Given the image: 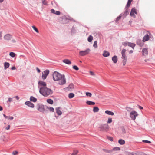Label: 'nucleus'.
Returning a JSON list of instances; mask_svg holds the SVG:
<instances>
[{"label": "nucleus", "mask_w": 155, "mask_h": 155, "mask_svg": "<svg viewBox=\"0 0 155 155\" xmlns=\"http://www.w3.org/2000/svg\"><path fill=\"white\" fill-rule=\"evenodd\" d=\"M52 76L53 79L54 81H60L58 82L59 84L62 85L66 83V79L64 74L62 75L57 71H55Z\"/></svg>", "instance_id": "f257e3e1"}, {"label": "nucleus", "mask_w": 155, "mask_h": 155, "mask_svg": "<svg viewBox=\"0 0 155 155\" xmlns=\"http://www.w3.org/2000/svg\"><path fill=\"white\" fill-rule=\"evenodd\" d=\"M39 92L41 94L45 97L51 95L53 93L52 90L50 88H48L47 87H40Z\"/></svg>", "instance_id": "f03ea898"}, {"label": "nucleus", "mask_w": 155, "mask_h": 155, "mask_svg": "<svg viewBox=\"0 0 155 155\" xmlns=\"http://www.w3.org/2000/svg\"><path fill=\"white\" fill-rule=\"evenodd\" d=\"M133 0H128L127 3L125 6V11L123 12V13H121L122 18L123 19H124L127 15L129 13V8L131 5V2Z\"/></svg>", "instance_id": "7ed1b4c3"}, {"label": "nucleus", "mask_w": 155, "mask_h": 155, "mask_svg": "<svg viewBox=\"0 0 155 155\" xmlns=\"http://www.w3.org/2000/svg\"><path fill=\"white\" fill-rule=\"evenodd\" d=\"M99 128L101 131L107 132L109 130V126L107 124H101Z\"/></svg>", "instance_id": "20e7f679"}, {"label": "nucleus", "mask_w": 155, "mask_h": 155, "mask_svg": "<svg viewBox=\"0 0 155 155\" xmlns=\"http://www.w3.org/2000/svg\"><path fill=\"white\" fill-rule=\"evenodd\" d=\"M138 115V114L136 111H133L130 112V116L132 119L134 120L136 119V117Z\"/></svg>", "instance_id": "39448f33"}, {"label": "nucleus", "mask_w": 155, "mask_h": 155, "mask_svg": "<svg viewBox=\"0 0 155 155\" xmlns=\"http://www.w3.org/2000/svg\"><path fill=\"white\" fill-rule=\"evenodd\" d=\"M50 71L48 69H46L42 73V78L43 80H45L47 77V76L49 73Z\"/></svg>", "instance_id": "423d86ee"}, {"label": "nucleus", "mask_w": 155, "mask_h": 155, "mask_svg": "<svg viewBox=\"0 0 155 155\" xmlns=\"http://www.w3.org/2000/svg\"><path fill=\"white\" fill-rule=\"evenodd\" d=\"M90 51V50L89 48H87L84 51H81L79 52V54L81 56H84L88 54Z\"/></svg>", "instance_id": "0eeeda50"}, {"label": "nucleus", "mask_w": 155, "mask_h": 155, "mask_svg": "<svg viewBox=\"0 0 155 155\" xmlns=\"http://www.w3.org/2000/svg\"><path fill=\"white\" fill-rule=\"evenodd\" d=\"M36 107H37L38 110L41 112H43L45 110V106L42 104H38Z\"/></svg>", "instance_id": "6e6552de"}, {"label": "nucleus", "mask_w": 155, "mask_h": 155, "mask_svg": "<svg viewBox=\"0 0 155 155\" xmlns=\"http://www.w3.org/2000/svg\"><path fill=\"white\" fill-rule=\"evenodd\" d=\"M135 14H137V9L135 8H133L131 10L130 15L131 17H133L134 18H135L136 16Z\"/></svg>", "instance_id": "1a4fd4ad"}, {"label": "nucleus", "mask_w": 155, "mask_h": 155, "mask_svg": "<svg viewBox=\"0 0 155 155\" xmlns=\"http://www.w3.org/2000/svg\"><path fill=\"white\" fill-rule=\"evenodd\" d=\"M38 86L39 88L40 86H42V87H46V83L42 81H39L38 83Z\"/></svg>", "instance_id": "9d476101"}, {"label": "nucleus", "mask_w": 155, "mask_h": 155, "mask_svg": "<svg viewBox=\"0 0 155 155\" xmlns=\"http://www.w3.org/2000/svg\"><path fill=\"white\" fill-rule=\"evenodd\" d=\"M12 36L10 34H6L4 36V39L6 41H9L12 38Z\"/></svg>", "instance_id": "9b49d317"}, {"label": "nucleus", "mask_w": 155, "mask_h": 155, "mask_svg": "<svg viewBox=\"0 0 155 155\" xmlns=\"http://www.w3.org/2000/svg\"><path fill=\"white\" fill-rule=\"evenodd\" d=\"M25 104L31 108H34V104L32 103L30 101H26Z\"/></svg>", "instance_id": "f8f14e48"}, {"label": "nucleus", "mask_w": 155, "mask_h": 155, "mask_svg": "<svg viewBox=\"0 0 155 155\" xmlns=\"http://www.w3.org/2000/svg\"><path fill=\"white\" fill-rule=\"evenodd\" d=\"M137 44L140 47H142L143 45V42L140 40L138 39L137 40Z\"/></svg>", "instance_id": "ddd939ff"}, {"label": "nucleus", "mask_w": 155, "mask_h": 155, "mask_svg": "<svg viewBox=\"0 0 155 155\" xmlns=\"http://www.w3.org/2000/svg\"><path fill=\"white\" fill-rule=\"evenodd\" d=\"M149 39V36L148 34L145 35L143 38V42L148 41Z\"/></svg>", "instance_id": "4468645a"}, {"label": "nucleus", "mask_w": 155, "mask_h": 155, "mask_svg": "<svg viewBox=\"0 0 155 155\" xmlns=\"http://www.w3.org/2000/svg\"><path fill=\"white\" fill-rule=\"evenodd\" d=\"M60 107H58L56 108L55 110L56 111V113L57 114L59 115L60 116L62 114V112L60 110Z\"/></svg>", "instance_id": "2eb2a0df"}, {"label": "nucleus", "mask_w": 155, "mask_h": 155, "mask_svg": "<svg viewBox=\"0 0 155 155\" xmlns=\"http://www.w3.org/2000/svg\"><path fill=\"white\" fill-rule=\"evenodd\" d=\"M102 55L104 57H107L110 55V54L109 52L106 50H104Z\"/></svg>", "instance_id": "dca6fc26"}, {"label": "nucleus", "mask_w": 155, "mask_h": 155, "mask_svg": "<svg viewBox=\"0 0 155 155\" xmlns=\"http://www.w3.org/2000/svg\"><path fill=\"white\" fill-rule=\"evenodd\" d=\"M112 60L114 64L117 63V57L116 55H114L112 58Z\"/></svg>", "instance_id": "f3484780"}, {"label": "nucleus", "mask_w": 155, "mask_h": 155, "mask_svg": "<svg viewBox=\"0 0 155 155\" xmlns=\"http://www.w3.org/2000/svg\"><path fill=\"white\" fill-rule=\"evenodd\" d=\"M69 90L70 91H72L74 88V84L73 83H71L67 87Z\"/></svg>", "instance_id": "a211bd4d"}, {"label": "nucleus", "mask_w": 155, "mask_h": 155, "mask_svg": "<svg viewBox=\"0 0 155 155\" xmlns=\"http://www.w3.org/2000/svg\"><path fill=\"white\" fill-rule=\"evenodd\" d=\"M142 54L143 55H146L148 54V51L146 48H144L142 50Z\"/></svg>", "instance_id": "6ab92c4d"}, {"label": "nucleus", "mask_w": 155, "mask_h": 155, "mask_svg": "<svg viewBox=\"0 0 155 155\" xmlns=\"http://www.w3.org/2000/svg\"><path fill=\"white\" fill-rule=\"evenodd\" d=\"M63 62L67 64H71V61L68 59H65L63 60Z\"/></svg>", "instance_id": "aec40b11"}, {"label": "nucleus", "mask_w": 155, "mask_h": 155, "mask_svg": "<svg viewBox=\"0 0 155 155\" xmlns=\"http://www.w3.org/2000/svg\"><path fill=\"white\" fill-rule=\"evenodd\" d=\"M135 45V44L129 42L128 44V46L131 47L133 49H134Z\"/></svg>", "instance_id": "412c9836"}, {"label": "nucleus", "mask_w": 155, "mask_h": 155, "mask_svg": "<svg viewBox=\"0 0 155 155\" xmlns=\"http://www.w3.org/2000/svg\"><path fill=\"white\" fill-rule=\"evenodd\" d=\"M30 101L35 102L37 101V98L34 97L33 96H31L30 98Z\"/></svg>", "instance_id": "4be33fe9"}, {"label": "nucleus", "mask_w": 155, "mask_h": 155, "mask_svg": "<svg viewBox=\"0 0 155 155\" xmlns=\"http://www.w3.org/2000/svg\"><path fill=\"white\" fill-rule=\"evenodd\" d=\"M86 103L89 105H94L95 104L94 102L90 101H87L86 102Z\"/></svg>", "instance_id": "5701e85b"}, {"label": "nucleus", "mask_w": 155, "mask_h": 155, "mask_svg": "<svg viewBox=\"0 0 155 155\" xmlns=\"http://www.w3.org/2000/svg\"><path fill=\"white\" fill-rule=\"evenodd\" d=\"M105 113L108 115L112 116H113L114 114V112H113L108 110H106L105 111Z\"/></svg>", "instance_id": "b1692460"}, {"label": "nucleus", "mask_w": 155, "mask_h": 155, "mask_svg": "<svg viewBox=\"0 0 155 155\" xmlns=\"http://www.w3.org/2000/svg\"><path fill=\"white\" fill-rule=\"evenodd\" d=\"M10 65V64L9 63L7 62H5L4 64V66L5 69H6L9 68Z\"/></svg>", "instance_id": "393cba45"}, {"label": "nucleus", "mask_w": 155, "mask_h": 155, "mask_svg": "<svg viewBox=\"0 0 155 155\" xmlns=\"http://www.w3.org/2000/svg\"><path fill=\"white\" fill-rule=\"evenodd\" d=\"M93 110L94 113L97 112L99 110V108L95 106L94 107Z\"/></svg>", "instance_id": "a878e982"}, {"label": "nucleus", "mask_w": 155, "mask_h": 155, "mask_svg": "<svg viewBox=\"0 0 155 155\" xmlns=\"http://www.w3.org/2000/svg\"><path fill=\"white\" fill-rule=\"evenodd\" d=\"M118 142L120 144L122 145L125 144V141L123 139H120L118 140Z\"/></svg>", "instance_id": "bb28decb"}, {"label": "nucleus", "mask_w": 155, "mask_h": 155, "mask_svg": "<svg viewBox=\"0 0 155 155\" xmlns=\"http://www.w3.org/2000/svg\"><path fill=\"white\" fill-rule=\"evenodd\" d=\"M47 102L51 104H52L54 103L53 101L51 99H47Z\"/></svg>", "instance_id": "cd10ccee"}, {"label": "nucleus", "mask_w": 155, "mask_h": 155, "mask_svg": "<svg viewBox=\"0 0 155 155\" xmlns=\"http://www.w3.org/2000/svg\"><path fill=\"white\" fill-rule=\"evenodd\" d=\"M93 39V37L91 35H90L87 38V40L89 42H91Z\"/></svg>", "instance_id": "c85d7f7f"}, {"label": "nucleus", "mask_w": 155, "mask_h": 155, "mask_svg": "<svg viewBox=\"0 0 155 155\" xmlns=\"http://www.w3.org/2000/svg\"><path fill=\"white\" fill-rule=\"evenodd\" d=\"M120 128L122 132V134H124L126 133V131L125 130L124 127V126H122L120 127Z\"/></svg>", "instance_id": "c756f323"}, {"label": "nucleus", "mask_w": 155, "mask_h": 155, "mask_svg": "<svg viewBox=\"0 0 155 155\" xmlns=\"http://www.w3.org/2000/svg\"><path fill=\"white\" fill-rule=\"evenodd\" d=\"M103 150L104 151V152H105L106 153H111L112 152V149L111 150H107V149H103Z\"/></svg>", "instance_id": "7c9ffc66"}, {"label": "nucleus", "mask_w": 155, "mask_h": 155, "mask_svg": "<svg viewBox=\"0 0 155 155\" xmlns=\"http://www.w3.org/2000/svg\"><path fill=\"white\" fill-rule=\"evenodd\" d=\"M74 96L75 95L73 93H71L68 94V97L70 99H71L74 97Z\"/></svg>", "instance_id": "2f4dec72"}, {"label": "nucleus", "mask_w": 155, "mask_h": 155, "mask_svg": "<svg viewBox=\"0 0 155 155\" xmlns=\"http://www.w3.org/2000/svg\"><path fill=\"white\" fill-rule=\"evenodd\" d=\"M76 32V30L75 29V28L74 27V26H73V27L72 28L71 31V34H73L75 33Z\"/></svg>", "instance_id": "473e14b6"}, {"label": "nucleus", "mask_w": 155, "mask_h": 155, "mask_svg": "<svg viewBox=\"0 0 155 155\" xmlns=\"http://www.w3.org/2000/svg\"><path fill=\"white\" fill-rule=\"evenodd\" d=\"M122 17V14H120L116 18V20L115 21L116 22H117Z\"/></svg>", "instance_id": "72a5a7b5"}, {"label": "nucleus", "mask_w": 155, "mask_h": 155, "mask_svg": "<svg viewBox=\"0 0 155 155\" xmlns=\"http://www.w3.org/2000/svg\"><path fill=\"white\" fill-rule=\"evenodd\" d=\"M45 107H46L47 108L49 109L50 111L51 112H54V109L53 107H48V106H45Z\"/></svg>", "instance_id": "f704fd0d"}, {"label": "nucleus", "mask_w": 155, "mask_h": 155, "mask_svg": "<svg viewBox=\"0 0 155 155\" xmlns=\"http://www.w3.org/2000/svg\"><path fill=\"white\" fill-rule=\"evenodd\" d=\"M9 55L11 57L14 58L16 54L15 53L11 52L9 53Z\"/></svg>", "instance_id": "c9c22d12"}, {"label": "nucleus", "mask_w": 155, "mask_h": 155, "mask_svg": "<svg viewBox=\"0 0 155 155\" xmlns=\"http://www.w3.org/2000/svg\"><path fill=\"white\" fill-rule=\"evenodd\" d=\"M120 150V148L119 147H114L112 150V152L113 151H118Z\"/></svg>", "instance_id": "e433bc0d"}, {"label": "nucleus", "mask_w": 155, "mask_h": 155, "mask_svg": "<svg viewBox=\"0 0 155 155\" xmlns=\"http://www.w3.org/2000/svg\"><path fill=\"white\" fill-rule=\"evenodd\" d=\"M93 46L94 47V48H96L97 47V41H95L93 44Z\"/></svg>", "instance_id": "4c0bfd02"}, {"label": "nucleus", "mask_w": 155, "mask_h": 155, "mask_svg": "<svg viewBox=\"0 0 155 155\" xmlns=\"http://www.w3.org/2000/svg\"><path fill=\"white\" fill-rule=\"evenodd\" d=\"M78 152V151L77 150H74L73 151V152L72 153L71 155H77Z\"/></svg>", "instance_id": "58836bf2"}, {"label": "nucleus", "mask_w": 155, "mask_h": 155, "mask_svg": "<svg viewBox=\"0 0 155 155\" xmlns=\"http://www.w3.org/2000/svg\"><path fill=\"white\" fill-rule=\"evenodd\" d=\"M107 138L110 141H113V137L108 136H107Z\"/></svg>", "instance_id": "ea45409f"}, {"label": "nucleus", "mask_w": 155, "mask_h": 155, "mask_svg": "<svg viewBox=\"0 0 155 155\" xmlns=\"http://www.w3.org/2000/svg\"><path fill=\"white\" fill-rule=\"evenodd\" d=\"M128 41L124 42H122V44L124 46H128Z\"/></svg>", "instance_id": "a19ab883"}, {"label": "nucleus", "mask_w": 155, "mask_h": 155, "mask_svg": "<svg viewBox=\"0 0 155 155\" xmlns=\"http://www.w3.org/2000/svg\"><path fill=\"white\" fill-rule=\"evenodd\" d=\"M32 28L37 33L39 32V31L38 29L34 25L32 26Z\"/></svg>", "instance_id": "79ce46f5"}, {"label": "nucleus", "mask_w": 155, "mask_h": 155, "mask_svg": "<svg viewBox=\"0 0 155 155\" xmlns=\"http://www.w3.org/2000/svg\"><path fill=\"white\" fill-rule=\"evenodd\" d=\"M73 68L76 71H78L79 70V68L76 65H74L73 66Z\"/></svg>", "instance_id": "37998d69"}, {"label": "nucleus", "mask_w": 155, "mask_h": 155, "mask_svg": "<svg viewBox=\"0 0 155 155\" xmlns=\"http://www.w3.org/2000/svg\"><path fill=\"white\" fill-rule=\"evenodd\" d=\"M127 155H137V153H135L134 154L133 152H128L127 153Z\"/></svg>", "instance_id": "c03bdc74"}, {"label": "nucleus", "mask_w": 155, "mask_h": 155, "mask_svg": "<svg viewBox=\"0 0 155 155\" xmlns=\"http://www.w3.org/2000/svg\"><path fill=\"white\" fill-rule=\"evenodd\" d=\"M112 118H109L107 121V123H110L112 122Z\"/></svg>", "instance_id": "a18cd8bd"}, {"label": "nucleus", "mask_w": 155, "mask_h": 155, "mask_svg": "<svg viewBox=\"0 0 155 155\" xmlns=\"http://www.w3.org/2000/svg\"><path fill=\"white\" fill-rule=\"evenodd\" d=\"M86 96L88 97H91L92 96L91 93L89 92H86Z\"/></svg>", "instance_id": "49530a36"}, {"label": "nucleus", "mask_w": 155, "mask_h": 155, "mask_svg": "<svg viewBox=\"0 0 155 155\" xmlns=\"http://www.w3.org/2000/svg\"><path fill=\"white\" fill-rule=\"evenodd\" d=\"M62 19H64L65 18V19H66V20H71V21H72L73 20V18H71L70 17H69V18H66L65 16H64V17H62Z\"/></svg>", "instance_id": "de8ad7c7"}, {"label": "nucleus", "mask_w": 155, "mask_h": 155, "mask_svg": "<svg viewBox=\"0 0 155 155\" xmlns=\"http://www.w3.org/2000/svg\"><path fill=\"white\" fill-rule=\"evenodd\" d=\"M142 142L143 143H151V142L150 141L144 140H143Z\"/></svg>", "instance_id": "09e8293b"}, {"label": "nucleus", "mask_w": 155, "mask_h": 155, "mask_svg": "<svg viewBox=\"0 0 155 155\" xmlns=\"http://www.w3.org/2000/svg\"><path fill=\"white\" fill-rule=\"evenodd\" d=\"M121 58L124 60H127V57L126 56L125 54L122 55Z\"/></svg>", "instance_id": "8fccbe9b"}, {"label": "nucleus", "mask_w": 155, "mask_h": 155, "mask_svg": "<svg viewBox=\"0 0 155 155\" xmlns=\"http://www.w3.org/2000/svg\"><path fill=\"white\" fill-rule=\"evenodd\" d=\"M126 51V50L125 49H123L121 51V54L122 55H124L125 54V52Z\"/></svg>", "instance_id": "3c124183"}, {"label": "nucleus", "mask_w": 155, "mask_h": 155, "mask_svg": "<svg viewBox=\"0 0 155 155\" xmlns=\"http://www.w3.org/2000/svg\"><path fill=\"white\" fill-rule=\"evenodd\" d=\"M61 12L60 11H55V14L57 15H59L60 14Z\"/></svg>", "instance_id": "603ef678"}, {"label": "nucleus", "mask_w": 155, "mask_h": 155, "mask_svg": "<svg viewBox=\"0 0 155 155\" xmlns=\"http://www.w3.org/2000/svg\"><path fill=\"white\" fill-rule=\"evenodd\" d=\"M126 110L128 112H129L130 111V110L131 108L130 107H126L125 108Z\"/></svg>", "instance_id": "864d4df0"}, {"label": "nucleus", "mask_w": 155, "mask_h": 155, "mask_svg": "<svg viewBox=\"0 0 155 155\" xmlns=\"http://www.w3.org/2000/svg\"><path fill=\"white\" fill-rule=\"evenodd\" d=\"M18 153V152L17 151H13L12 152V154L13 155H16Z\"/></svg>", "instance_id": "5fc2aeb1"}, {"label": "nucleus", "mask_w": 155, "mask_h": 155, "mask_svg": "<svg viewBox=\"0 0 155 155\" xmlns=\"http://www.w3.org/2000/svg\"><path fill=\"white\" fill-rule=\"evenodd\" d=\"M127 60H124L122 62L123 66H124L126 64Z\"/></svg>", "instance_id": "6e6d98bb"}, {"label": "nucleus", "mask_w": 155, "mask_h": 155, "mask_svg": "<svg viewBox=\"0 0 155 155\" xmlns=\"http://www.w3.org/2000/svg\"><path fill=\"white\" fill-rule=\"evenodd\" d=\"M42 4L43 5H47L48 4L47 3L45 2V0H42Z\"/></svg>", "instance_id": "4d7b16f0"}, {"label": "nucleus", "mask_w": 155, "mask_h": 155, "mask_svg": "<svg viewBox=\"0 0 155 155\" xmlns=\"http://www.w3.org/2000/svg\"><path fill=\"white\" fill-rule=\"evenodd\" d=\"M55 11H56L54 9H51V12L52 13L55 14Z\"/></svg>", "instance_id": "13d9d810"}, {"label": "nucleus", "mask_w": 155, "mask_h": 155, "mask_svg": "<svg viewBox=\"0 0 155 155\" xmlns=\"http://www.w3.org/2000/svg\"><path fill=\"white\" fill-rule=\"evenodd\" d=\"M36 69L38 73H39L41 72L40 70L38 67H36Z\"/></svg>", "instance_id": "bf43d9fd"}, {"label": "nucleus", "mask_w": 155, "mask_h": 155, "mask_svg": "<svg viewBox=\"0 0 155 155\" xmlns=\"http://www.w3.org/2000/svg\"><path fill=\"white\" fill-rule=\"evenodd\" d=\"M14 118V117H13L12 116H9V117H8V119L9 120H12Z\"/></svg>", "instance_id": "052dcab7"}, {"label": "nucleus", "mask_w": 155, "mask_h": 155, "mask_svg": "<svg viewBox=\"0 0 155 155\" xmlns=\"http://www.w3.org/2000/svg\"><path fill=\"white\" fill-rule=\"evenodd\" d=\"M10 125H8V126L5 128V129L7 130H8L10 128Z\"/></svg>", "instance_id": "680f3d73"}, {"label": "nucleus", "mask_w": 155, "mask_h": 155, "mask_svg": "<svg viewBox=\"0 0 155 155\" xmlns=\"http://www.w3.org/2000/svg\"><path fill=\"white\" fill-rule=\"evenodd\" d=\"M2 31H0V39L1 40H2Z\"/></svg>", "instance_id": "e2e57ef3"}, {"label": "nucleus", "mask_w": 155, "mask_h": 155, "mask_svg": "<svg viewBox=\"0 0 155 155\" xmlns=\"http://www.w3.org/2000/svg\"><path fill=\"white\" fill-rule=\"evenodd\" d=\"M138 108L140 109V110H142L143 109V107L142 106L138 105Z\"/></svg>", "instance_id": "0e129e2a"}, {"label": "nucleus", "mask_w": 155, "mask_h": 155, "mask_svg": "<svg viewBox=\"0 0 155 155\" xmlns=\"http://www.w3.org/2000/svg\"><path fill=\"white\" fill-rule=\"evenodd\" d=\"M11 69L12 70H14L16 69V67L15 66H12Z\"/></svg>", "instance_id": "69168bd1"}, {"label": "nucleus", "mask_w": 155, "mask_h": 155, "mask_svg": "<svg viewBox=\"0 0 155 155\" xmlns=\"http://www.w3.org/2000/svg\"><path fill=\"white\" fill-rule=\"evenodd\" d=\"M3 116L5 119H8V116H6L5 114H3Z\"/></svg>", "instance_id": "338daca9"}, {"label": "nucleus", "mask_w": 155, "mask_h": 155, "mask_svg": "<svg viewBox=\"0 0 155 155\" xmlns=\"http://www.w3.org/2000/svg\"><path fill=\"white\" fill-rule=\"evenodd\" d=\"M140 153H141V154H140L141 155H148L147 154H146L144 153H143V152H141Z\"/></svg>", "instance_id": "774afa93"}]
</instances>
